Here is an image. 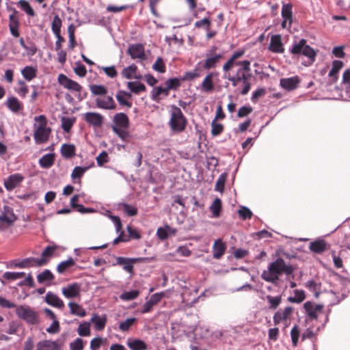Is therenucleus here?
Returning <instances> with one entry per match:
<instances>
[{"mask_svg":"<svg viewBox=\"0 0 350 350\" xmlns=\"http://www.w3.org/2000/svg\"><path fill=\"white\" fill-rule=\"evenodd\" d=\"M266 299L269 304V308L276 309L282 301L280 296L273 297L271 295H267Z\"/></svg>","mask_w":350,"mask_h":350,"instance_id":"nucleus-46","label":"nucleus"},{"mask_svg":"<svg viewBox=\"0 0 350 350\" xmlns=\"http://www.w3.org/2000/svg\"><path fill=\"white\" fill-rule=\"evenodd\" d=\"M8 107L14 112H17L22 109L21 103L16 98L14 97L10 98L8 100Z\"/></svg>","mask_w":350,"mask_h":350,"instance_id":"nucleus-41","label":"nucleus"},{"mask_svg":"<svg viewBox=\"0 0 350 350\" xmlns=\"http://www.w3.org/2000/svg\"><path fill=\"white\" fill-rule=\"evenodd\" d=\"M236 70L234 74L231 75L230 73L226 78L232 82L234 87L237 86L240 83H243V88L241 91L242 95H245L248 93L251 88L250 79L252 77L250 62L248 60L238 61L236 65Z\"/></svg>","mask_w":350,"mask_h":350,"instance_id":"nucleus-1","label":"nucleus"},{"mask_svg":"<svg viewBox=\"0 0 350 350\" xmlns=\"http://www.w3.org/2000/svg\"><path fill=\"white\" fill-rule=\"evenodd\" d=\"M113 124L111 128L113 131L122 139L124 140L129 137L127 129L129 126L128 116L124 113H116L113 119Z\"/></svg>","mask_w":350,"mask_h":350,"instance_id":"nucleus-5","label":"nucleus"},{"mask_svg":"<svg viewBox=\"0 0 350 350\" xmlns=\"http://www.w3.org/2000/svg\"><path fill=\"white\" fill-rule=\"evenodd\" d=\"M57 80L61 85L70 91L80 92L82 90V87L79 83L68 78L64 74L59 75Z\"/></svg>","mask_w":350,"mask_h":350,"instance_id":"nucleus-8","label":"nucleus"},{"mask_svg":"<svg viewBox=\"0 0 350 350\" xmlns=\"http://www.w3.org/2000/svg\"><path fill=\"white\" fill-rule=\"evenodd\" d=\"M139 295V291L137 290H133L130 291H126L122 293L120 296V298L122 300L129 301L134 299L138 297Z\"/></svg>","mask_w":350,"mask_h":350,"instance_id":"nucleus-45","label":"nucleus"},{"mask_svg":"<svg viewBox=\"0 0 350 350\" xmlns=\"http://www.w3.org/2000/svg\"><path fill=\"white\" fill-rule=\"evenodd\" d=\"M77 333L80 336H88L90 335V322H83L79 324Z\"/></svg>","mask_w":350,"mask_h":350,"instance_id":"nucleus-40","label":"nucleus"},{"mask_svg":"<svg viewBox=\"0 0 350 350\" xmlns=\"http://www.w3.org/2000/svg\"><path fill=\"white\" fill-rule=\"evenodd\" d=\"M127 346L131 350H146V344L140 339H135L133 340H129L127 342Z\"/></svg>","mask_w":350,"mask_h":350,"instance_id":"nucleus-30","label":"nucleus"},{"mask_svg":"<svg viewBox=\"0 0 350 350\" xmlns=\"http://www.w3.org/2000/svg\"><path fill=\"white\" fill-rule=\"evenodd\" d=\"M16 219V217L13 212L12 208L8 206H4L3 210L0 215V226H10Z\"/></svg>","mask_w":350,"mask_h":350,"instance_id":"nucleus-9","label":"nucleus"},{"mask_svg":"<svg viewBox=\"0 0 350 350\" xmlns=\"http://www.w3.org/2000/svg\"><path fill=\"white\" fill-rule=\"evenodd\" d=\"M291 339H292L293 345L294 346L297 345V341L299 339V330L297 325H295L292 328V329L291 331Z\"/></svg>","mask_w":350,"mask_h":350,"instance_id":"nucleus-63","label":"nucleus"},{"mask_svg":"<svg viewBox=\"0 0 350 350\" xmlns=\"http://www.w3.org/2000/svg\"><path fill=\"white\" fill-rule=\"evenodd\" d=\"M18 4L20 5L21 8L27 15H29L30 16H35V12L33 11V8H31V6L30 5V4L29 3V2L26 1H24V0H21V1H19Z\"/></svg>","mask_w":350,"mask_h":350,"instance_id":"nucleus-47","label":"nucleus"},{"mask_svg":"<svg viewBox=\"0 0 350 350\" xmlns=\"http://www.w3.org/2000/svg\"><path fill=\"white\" fill-rule=\"evenodd\" d=\"M216 50L215 47L213 49L206 54V59L204 61L203 67L204 69L208 70L215 68L217 63L221 58V55L219 54H214V51Z\"/></svg>","mask_w":350,"mask_h":350,"instance_id":"nucleus-14","label":"nucleus"},{"mask_svg":"<svg viewBox=\"0 0 350 350\" xmlns=\"http://www.w3.org/2000/svg\"><path fill=\"white\" fill-rule=\"evenodd\" d=\"M152 68L161 73H163L165 72V64L161 57H158L156 62L152 65Z\"/></svg>","mask_w":350,"mask_h":350,"instance_id":"nucleus-56","label":"nucleus"},{"mask_svg":"<svg viewBox=\"0 0 350 350\" xmlns=\"http://www.w3.org/2000/svg\"><path fill=\"white\" fill-rule=\"evenodd\" d=\"M269 49L277 53H282L284 52L283 44L282 42L281 36L280 35H273L271 38Z\"/></svg>","mask_w":350,"mask_h":350,"instance_id":"nucleus-19","label":"nucleus"},{"mask_svg":"<svg viewBox=\"0 0 350 350\" xmlns=\"http://www.w3.org/2000/svg\"><path fill=\"white\" fill-rule=\"evenodd\" d=\"M310 249L314 252L321 253L326 250V243L323 240L312 242Z\"/></svg>","mask_w":350,"mask_h":350,"instance_id":"nucleus-35","label":"nucleus"},{"mask_svg":"<svg viewBox=\"0 0 350 350\" xmlns=\"http://www.w3.org/2000/svg\"><path fill=\"white\" fill-rule=\"evenodd\" d=\"M128 53L133 59H138L139 60H144L146 59L144 46L141 44L130 45L128 49Z\"/></svg>","mask_w":350,"mask_h":350,"instance_id":"nucleus-10","label":"nucleus"},{"mask_svg":"<svg viewBox=\"0 0 350 350\" xmlns=\"http://www.w3.org/2000/svg\"><path fill=\"white\" fill-rule=\"evenodd\" d=\"M304 308L307 315L312 319H317L319 314L321 312L323 306L321 304H314L311 301H306L304 304Z\"/></svg>","mask_w":350,"mask_h":350,"instance_id":"nucleus-11","label":"nucleus"},{"mask_svg":"<svg viewBox=\"0 0 350 350\" xmlns=\"http://www.w3.org/2000/svg\"><path fill=\"white\" fill-rule=\"evenodd\" d=\"M54 162V157L52 154H47L42 157L39 160L41 167L48 168L51 167Z\"/></svg>","mask_w":350,"mask_h":350,"instance_id":"nucleus-38","label":"nucleus"},{"mask_svg":"<svg viewBox=\"0 0 350 350\" xmlns=\"http://www.w3.org/2000/svg\"><path fill=\"white\" fill-rule=\"evenodd\" d=\"M24 177L20 174L10 175L4 181V187L8 191H12L18 187L23 180Z\"/></svg>","mask_w":350,"mask_h":350,"instance_id":"nucleus-16","label":"nucleus"},{"mask_svg":"<svg viewBox=\"0 0 350 350\" xmlns=\"http://www.w3.org/2000/svg\"><path fill=\"white\" fill-rule=\"evenodd\" d=\"M90 323H94V328L96 330L100 331L103 330L105 327L107 323V317L105 315L100 317L98 314H94L90 319Z\"/></svg>","mask_w":350,"mask_h":350,"instance_id":"nucleus-25","label":"nucleus"},{"mask_svg":"<svg viewBox=\"0 0 350 350\" xmlns=\"http://www.w3.org/2000/svg\"><path fill=\"white\" fill-rule=\"evenodd\" d=\"M224 130V126L221 124L217 123L216 120L214 119L211 122V134L213 136L219 135Z\"/></svg>","mask_w":350,"mask_h":350,"instance_id":"nucleus-50","label":"nucleus"},{"mask_svg":"<svg viewBox=\"0 0 350 350\" xmlns=\"http://www.w3.org/2000/svg\"><path fill=\"white\" fill-rule=\"evenodd\" d=\"M85 120L94 127H100L103 122V116L96 112H87L84 114Z\"/></svg>","mask_w":350,"mask_h":350,"instance_id":"nucleus-15","label":"nucleus"},{"mask_svg":"<svg viewBox=\"0 0 350 350\" xmlns=\"http://www.w3.org/2000/svg\"><path fill=\"white\" fill-rule=\"evenodd\" d=\"M90 89L94 95H105L107 93V88L102 85H92Z\"/></svg>","mask_w":350,"mask_h":350,"instance_id":"nucleus-48","label":"nucleus"},{"mask_svg":"<svg viewBox=\"0 0 350 350\" xmlns=\"http://www.w3.org/2000/svg\"><path fill=\"white\" fill-rule=\"evenodd\" d=\"M135 321V318H129L126 319L124 321L120 323L119 326L120 329L122 332H127L134 324Z\"/></svg>","mask_w":350,"mask_h":350,"instance_id":"nucleus-53","label":"nucleus"},{"mask_svg":"<svg viewBox=\"0 0 350 350\" xmlns=\"http://www.w3.org/2000/svg\"><path fill=\"white\" fill-rule=\"evenodd\" d=\"M105 73L110 78H114L117 76V71L116 70L115 66H107V67H100Z\"/></svg>","mask_w":350,"mask_h":350,"instance_id":"nucleus-61","label":"nucleus"},{"mask_svg":"<svg viewBox=\"0 0 350 350\" xmlns=\"http://www.w3.org/2000/svg\"><path fill=\"white\" fill-rule=\"evenodd\" d=\"M239 215L243 219H250L252 216V211L245 206H241L239 210Z\"/></svg>","mask_w":350,"mask_h":350,"instance_id":"nucleus-59","label":"nucleus"},{"mask_svg":"<svg viewBox=\"0 0 350 350\" xmlns=\"http://www.w3.org/2000/svg\"><path fill=\"white\" fill-rule=\"evenodd\" d=\"M290 53L296 56L304 55L308 57L312 62L315 61L317 52L311 46L307 44L305 39H301L295 42L289 49Z\"/></svg>","mask_w":350,"mask_h":350,"instance_id":"nucleus-6","label":"nucleus"},{"mask_svg":"<svg viewBox=\"0 0 350 350\" xmlns=\"http://www.w3.org/2000/svg\"><path fill=\"white\" fill-rule=\"evenodd\" d=\"M252 111V107L250 106H243L241 108H239L237 116L239 118H243L251 113Z\"/></svg>","mask_w":350,"mask_h":350,"instance_id":"nucleus-62","label":"nucleus"},{"mask_svg":"<svg viewBox=\"0 0 350 350\" xmlns=\"http://www.w3.org/2000/svg\"><path fill=\"white\" fill-rule=\"evenodd\" d=\"M226 248V245L221 239L216 240L213 246V258L216 259L220 258L224 254Z\"/></svg>","mask_w":350,"mask_h":350,"instance_id":"nucleus-24","label":"nucleus"},{"mask_svg":"<svg viewBox=\"0 0 350 350\" xmlns=\"http://www.w3.org/2000/svg\"><path fill=\"white\" fill-rule=\"evenodd\" d=\"M74 120L70 118L63 117L62 118V126L64 131L68 132L73 125Z\"/></svg>","mask_w":350,"mask_h":350,"instance_id":"nucleus-57","label":"nucleus"},{"mask_svg":"<svg viewBox=\"0 0 350 350\" xmlns=\"http://www.w3.org/2000/svg\"><path fill=\"white\" fill-rule=\"evenodd\" d=\"M16 314L29 324L35 325L40 322L38 313L28 306H18Z\"/></svg>","mask_w":350,"mask_h":350,"instance_id":"nucleus-7","label":"nucleus"},{"mask_svg":"<svg viewBox=\"0 0 350 350\" xmlns=\"http://www.w3.org/2000/svg\"><path fill=\"white\" fill-rule=\"evenodd\" d=\"M44 301L49 305L58 308H62L64 306L63 301L57 295L50 291L46 294Z\"/></svg>","mask_w":350,"mask_h":350,"instance_id":"nucleus-21","label":"nucleus"},{"mask_svg":"<svg viewBox=\"0 0 350 350\" xmlns=\"http://www.w3.org/2000/svg\"><path fill=\"white\" fill-rule=\"evenodd\" d=\"M343 63L341 61L334 60L332 62V68L329 72V77H333L334 81H336L338 79L337 74L339 70L342 68Z\"/></svg>","mask_w":350,"mask_h":350,"instance_id":"nucleus-34","label":"nucleus"},{"mask_svg":"<svg viewBox=\"0 0 350 350\" xmlns=\"http://www.w3.org/2000/svg\"><path fill=\"white\" fill-rule=\"evenodd\" d=\"M37 69L33 66H25L22 70L21 74L23 77L27 80L31 81L36 77Z\"/></svg>","mask_w":350,"mask_h":350,"instance_id":"nucleus-31","label":"nucleus"},{"mask_svg":"<svg viewBox=\"0 0 350 350\" xmlns=\"http://www.w3.org/2000/svg\"><path fill=\"white\" fill-rule=\"evenodd\" d=\"M295 295L293 297H288V301L291 303H297L299 304L302 302L305 298V293L302 290H295L294 291Z\"/></svg>","mask_w":350,"mask_h":350,"instance_id":"nucleus-39","label":"nucleus"},{"mask_svg":"<svg viewBox=\"0 0 350 350\" xmlns=\"http://www.w3.org/2000/svg\"><path fill=\"white\" fill-rule=\"evenodd\" d=\"M169 94V90L166 88L157 87L155 88L152 90V98L156 99L159 95L164 94L165 96H167Z\"/></svg>","mask_w":350,"mask_h":350,"instance_id":"nucleus-58","label":"nucleus"},{"mask_svg":"<svg viewBox=\"0 0 350 350\" xmlns=\"http://www.w3.org/2000/svg\"><path fill=\"white\" fill-rule=\"evenodd\" d=\"M209 208L213 214V217L215 218L218 217L220 215V211L221 209V200L218 198H215Z\"/></svg>","mask_w":350,"mask_h":350,"instance_id":"nucleus-32","label":"nucleus"},{"mask_svg":"<svg viewBox=\"0 0 350 350\" xmlns=\"http://www.w3.org/2000/svg\"><path fill=\"white\" fill-rule=\"evenodd\" d=\"M214 74L213 72L209 73L207 75L205 78L204 79L202 84H201V88L202 91L208 92H211L214 88V84L213 82V78Z\"/></svg>","mask_w":350,"mask_h":350,"instance_id":"nucleus-28","label":"nucleus"},{"mask_svg":"<svg viewBox=\"0 0 350 350\" xmlns=\"http://www.w3.org/2000/svg\"><path fill=\"white\" fill-rule=\"evenodd\" d=\"M293 271L294 268L291 265L286 264L282 258H278L269 265L267 269L262 271L261 278L266 282L276 284L280 275H288Z\"/></svg>","mask_w":350,"mask_h":350,"instance_id":"nucleus-2","label":"nucleus"},{"mask_svg":"<svg viewBox=\"0 0 350 350\" xmlns=\"http://www.w3.org/2000/svg\"><path fill=\"white\" fill-rule=\"evenodd\" d=\"M96 103L98 107L104 109H116V105L112 96H108L104 98H97Z\"/></svg>","mask_w":350,"mask_h":350,"instance_id":"nucleus-18","label":"nucleus"},{"mask_svg":"<svg viewBox=\"0 0 350 350\" xmlns=\"http://www.w3.org/2000/svg\"><path fill=\"white\" fill-rule=\"evenodd\" d=\"M226 179V176L224 174H221L216 181L215 190L222 192L224 189Z\"/></svg>","mask_w":350,"mask_h":350,"instance_id":"nucleus-54","label":"nucleus"},{"mask_svg":"<svg viewBox=\"0 0 350 350\" xmlns=\"http://www.w3.org/2000/svg\"><path fill=\"white\" fill-rule=\"evenodd\" d=\"M143 260L144 259L142 258H127L124 257H118L116 258V262L118 265H122L123 269L129 273H132L133 270V264L137 262H142Z\"/></svg>","mask_w":350,"mask_h":350,"instance_id":"nucleus-13","label":"nucleus"},{"mask_svg":"<svg viewBox=\"0 0 350 350\" xmlns=\"http://www.w3.org/2000/svg\"><path fill=\"white\" fill-rule=\"evenodd\" d=\"M70 348L71 350H83V340L80 338H77L70 344Z\"/></svg>","mask_w":350,"mask_h":350,"instance_id":"nucleus-60","label":"nucleus"},{"mask_svg":"<svg viewBox=\"0 0 350 350\" xmlns=\"http://www.w3.org/2000/svg\"><path fill=\"white\" fill-rule=\"evenodd\" d=\"M137 66L135 64H131L129 66L123 69L122 72V75L126 79H140V76L136 75V71H137Z\"/></svg>","mask_w":350,"mask_h":350,"instance_id":"nucleus-29","label":"nucleus"},{"mask_svg":"<svg viewBox=\"0 0 350 350\" xmlns=\"http://www.w3.org/2000/svg\"><path fill=\"white\" fill-rule=\"evenodd\" d=\"M37 350H61V347L56 341L44 340L38 342Z\"/></svg>","mask_w":350,"mask_h":350,"instance_id":"nucleus-22","label":"nucleus"},{"mask_svg":"<svg viewBox=\"0 0 350 350\" xmlns=\"http://www.w3.org/2000/svg\"><path fill=\"white\" fill-rule=\"evenodd\" d=\"M34 120L36 123L34 124L33 138L38 144L44 143L48 140L51 133V129L46 126V118L44 115H40L36 116Z\"/></svg>","mask_w":350,"mask_h":350,"instance_id":"nucleus-4","label":"nucleus"},{"mask_svg":"<svg viewBox=\"0 0 350 350\" xmlns=\"http://www.w3.org/2000/svg\"><path fill=\"white\" fill-rule=\"evenodd\" d=\"M169 115L168 125L171 131L174 133L184 131L187 124V120L181 109L175 105H172L169 109Z\"/></svg>","mask_w":350,"mask_h":350,"instance_id":"nucleus-3","label":"nucleus"},{"mask_svg":"<svg viewBox=\"0 0 350 350\" xmlns=\"http://www.w3.org/2000/svg\"><path fill=\"white\" fill-rule=\"evenodd\" d=\"M54 279L53 274L51 271L46 269L37 276V280L39 283H43L46 281H51Z\"/></svg>","mask_w":350,"mask_h":350,"instance_id":"nucleus-43","label":"nucleus"},{"mask_svg":"<svg viewBox=\"0 0 350 350\" xmlns=\"http://www.w3.org/2000/svg\"><path fill=\"white\" fill-rule=\"evenodd\" d=\"M68 306L70 308V314L80 317H83L86 315L85 309L81 305L75 302H69Z\"/></svg>","mask_w":350,"mask_h":350,"instance_id":"nucleus-27","label":"nucleus"},{"mask_svg":"<svg viewBox=\"0 0 350 350\" xmlns=\"http://www.w3.org/2000/svg\"><path fill=\"white\" fill-rule=\"evenodd\" d=\"M24 262H26V264H29V267L33 266H42L46 263V259H38V258H26L23 260Z\"/></svg>","mask_w":350,"mask_h":350,"instance_id":"nucleus-55","label":"nucleus"},{"mask_svg":"<svg viewBox=\"0 0 350 350\" xmlns=\"http://www.w3.org/2000/svg\"><path fill=\"white\" fill-rule=\"evenodd\" d=\"M74 71L77 75L80 77L85 76L87 70L84 65L78 64L75 68Z\"/></svg>","mask_w":350,"mask_h":350,"instance_id":"nucleus-64","label":"nucleus"},{"mask_svg":"<svg viewBox=\"0 0 350 350\" xmlns=\"http://www.w3.org/2000/svg\"><path fill=\"white\" fill-rule=\"evenodd\" d=\"M75 265V261L72 258L65 261L61 262L57 267V271L59 273H63L66 269Z\"/></svg>","mask_w":350,"mask_h":350,"instance_id":"nucleus-42","label":"nucleus"},{"mask_svg":"<svg viewBox=\"0 0 350 350\" xmlns=\"http://www.w3.org/2000/svg\"><path fill=\"white\" fill-rule=\"evenodd\" d=\"M81 286L78 283H72L62 290V295L67 299H72L79 296Z\"/></svg>","mask_w":350,"mask_h":350,"instance_id":"nucleus-12","label":"nucleus"},{"mask_svg":"<svg viewBox=\"0 0 350 350\" xmlns=\"http://www.w3.org/2000/svg\"><path fill=\"white\" fill-rule=\"evenodd\" d=\"M131 94L125 91L120 90L117 92L116 99L118 103L122 106H125L128 108L131 107L132 103L129 100L131 98Z\"/></svg>","mask_w":350,"mask_h":350,"instance_id":"nucleus-23","label":"nucleus"},{"mask_svg":"<svg viewBox=\"0 0 350 350\" xmlns=\"http://www.w3.org/2000/svg\"><path fill=\"white\" fill-rule=\"evenodd\" d=\"M243 51H238L234 52L231 57L228 60V62L223 66V70L224 71H228L232 68H233L234 65H236V63H237L236 59L243 56Z\"/></svg>","mask_w":350,"mask_h":350,"instance_id":"nucleus-26","label":"nucleus"},{"mask_svg":"<svg viewBox=\"0 0 350 350\" xmlns=\"http://www.w3.org/2000/svg\"><path fill=\"white\" fill-rule=\"evenodd\" d=\"M293 308L292 307H286L284 310H279L273 316L275 324H279L282 321H286L292 315Z\"/></svg>","mask_w":350,"mask_h":350,"instance_id":"nucleus-20","label":"nucleus"},{"mask_svg":"<svg viewBox=\"0 0 350 350\" xmlns=\"http://www.w3.org/2000/svg\"><path fill=\"white\" fill-rule=\"evenodd\" d=\"M62 20L58 15H55L51 23V29L55 35L60 34Z\"/></svg>","mask_w":350,"mask_h":350,"instance_id":"nucleus-44","label":"nucleus"},{"mask_svg":"<svg viewBox=\"0 0 350 350\" xmlns=\"http://www.w3.org/2000/svg\"><path fill=\"white\" fill-rule=\"evenodd\" d=\"M61 152L63 157L71 158L75 154V148L71 144H64L61 148Z\"/></svg>","mask_w":350,"mask_h":350,"instance_id":"nucleus-36","label":"nucleus"},{"mask_svg":"<svg viewBox=\"0 0 350 350\" xmlns=\"http://www.w3.org/2000/svg\"><path fill=\"white\" fill-rule=\"evenodd\" d=\"M282 16L283 18L288 19V26L292 23V5L290 3L283 4L282 8Z\"/></svg>","mask_w":350,"mask_h":350,"instance_id":"nucleus-33","label":"nucleus"},{"mask_svg":"<svg viewBox=\"0 0 350 350\" xmlns=\"http://www.w3.org/2000/svg\"><path fill=\"white\" fill-rule=\"evenodd\" d=\"M300 82L299 78L295 76L289 78H283L280 81L281 87L286 90L291 91L296 89Z\"/></svg>","mask_w":350,"mask_h":350,"instance_id":"nucleus-17","label":"nucleus"},{"mask_svg":"<svg viewBox=\"0 0 350 350\" xmlns=\"http://www.w3.org/2000/svg\"><path fill=\"white\" fill-rule=\"evenodd\" d=\"M90 167H75L72 172L71 176L72 178H81L83 174Z\"/></svg>","mask_w":350,"mask_h":350,"instance_id":"nucleus-51","label":"nucleus"},{"mask_svg":"<svg viewBox=\"0 0 350 350\" xmlns=\"http://www.w3.org/2000/svg\"><path fill=\"white\" fill-rule=\"evenodd\" d=\"M128 88L134 92L135 94H139L141 92H144L146 90V87L144 84L136 81H129L127 83Z\"/></svg>","mask_w":350,"mask_h":350,"instance_id":"nucleus-37","label":"nucleus"},{"mask_svg":"<svg viewBox=\"0 0 350 350\" xmlns=\"http://www.w3.org/2000/svg\"><path fill=\"white\" fill-rule=\"evenodd\" d=\"M75 27L74 25L71 24L68 27V33L69 37V46L70 49H73L76 44L75 38Z\"/></svg>","mask_w":350,"mask_h":350,"instance_id":"nucleus-52","label":"nucleus"},{"mask_svg":"<svg viewBox=\"0 0 350 350\" xmlns=\"http://www.w3.org/2000/svg\"><path fill=\"white\" fill-rule=\"evenodd\" d=\"M25 275L24 272H5L3 275L4 279L8 280H16L22 278Z\"/></svg>","mask_w":350,"mask_h":350,"instance_id":"nucleus-49","label":"nucleus"}]
</instances>
